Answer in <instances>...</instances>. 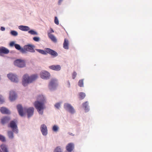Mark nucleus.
<instances>
[{"label": "nucleus", "mask_w": 152, "mask_h": 152, "mask_svg": "<svg viewBox=\"0 0 152 152\" xmlns=\"http://www.w3.org/2000/svg\"><path fill=\"white\" fill-rule=\"evenodd\" d=\"M17 98V95L13 91H11L10 93L9 98L11 101L15 100Z\"/></svg>", "instance_id": "14"}, {"label": "nucleus", "mask_w": 152, "mask_h": 152, "mask_svg": "<svg viewBox=\"0 0 152 152\" xmlns=\"http://www.w3.org/2000/svg\"><path fill=\"white\" fill-rule=\"evenodd\" d=\"M77 75V73L75 72H73L72 74V77L73 79H74Z\"/></svg>", "instance_id": "40"}, {"label": "nucleus", "mask_w": 152, "mask_h": 152, "mask_svg": "<svg viewBox=\"0 0 152 152\" xmlns=\"http://www.w3.org/2000/svg\"><path fill=\"white\" fill-rule=\"evenodd\" d=\"M9 50L5 47L1 46L0 47V55L3 53L5 54H8L9 53Z\"/></svg>", "instance_id": "16"}, {"label": "nucleus", "mask_w": 152, "mask_h": 152, "mask_svg": "<svg viewBox=\"0 0 152 152\" xmlns=\"http://www.w3.org/2000/svg\"><path fill=\"white\" fill-rule=\"evenodd\" d=\"M0 152H2L1 151H0Z\"/></svg>", "instance_id": "46"}, {"label": "nucleus", "mask_w": 152, "mask_h": 152, "mask_svg": "<svg viewBox=\"0 0 152 152\" xmlns=\"http://www.w3.org/2000/svg\"><path fill=\"white\" fill-rule=\"evenodd\" d=\"M48 36L49 38L52 41L54 42H57V40L55 36L53 34L48 33Z\"/></svg>", "instance_id": "20"}, {"label": "nucleus", "mask_w": 152, "mask_h": 152, "mask_svg": "<svg viewBox=\"0 0 152 152\" xmlns=\"http://www.w3.org/2000/svg\"><path fill=\"white\" fill-rule=\"evenodd\" d=\"M38 77V75L36 74L32 75L30 76L28 74H25L23 77L22 84L24 86H26L29 83L35 81Z\"/></svg>", "instance_id": "2"}, {"label": "nucleus", "mask_w": 152, "mask_h": 152, "mask_svg": "<svg viewBox=\"0 0 152 152\" xmlns=\"http://www.w3.org/2000/svg\"><path fill=\"white\" fill-rule=\"evenodd\" d=\"M49 68L53 70L58 71L61 69V67L60 65H56L50 66L49 67Z\"/></svg>", "instance_id": "15"}, {"label": "nucleus", "mask_w": 152, "mask_h": 152, "mask_svg": "<svg viewBox=\"0 0 152 152\" xmlns=\"http://www.w3.org/2000/svg\"><path fill=\"white\" fill-rule=\"evenodd\" d=\"M50 77V74L46 71H42L40 73L41 77L44 80H48Z\"/></svg>", "instance_id": "11"}, {"label": "nucleus", "mask_w": 152, "mask_h": 152, "mask_svg": "<svg viewBox=\"0 0 152 152\" xmlns=\"http://www.w3.org/2000/svg\"><path fill=\"white\" fill-rule=\"evenodd\" d=\"M68 45V41L67 40L65 39L63 43V47L65 49L68 50L69 49Z\"/></svg>", "instance_id": "24"}, {"label": "nucleus", "mask_w": 152, "mask_h": 152, "mask_svg": "<svg viewBox=\"0 0 152 152\" xmlns=\"http://www.w3.org/2000/svg\"><path fill=\"white\" fill-rule=\"evenodd\" d=\"M15 47L17 50H19L21 53H23V52L22 51V49H23V48H21L19 45L16 44H15Z\"/></svg>", "instance_id": "27"}, {"label": "nucleus", "mask_w": 152, "mask_h": 152, "mask_svg": "<svg viewBox=\"0 0 152 152\" xmlns=\"http://www.w3.org/2000/svg\"><path fill=\"white\" fill-rule=\"evenodd\" d=\"M24 110L27 114L28 118H30L33 115L34 113V108L33 107L24 108Z\"/></svg>", "instance_id": "10"}, {"label": "nucleus", "mask_w": 152, "mask_h": 152, "mask_svg": "<svg viewBox=\"0 0 152 152\" xmlns=\"http://www.w3.org/2000/svg\"><path fill=\"white\" fill-rule=\"evenodd\" d=\"M54 22L57 25H58L59 24L58 20L56 17H55Z\"/></svg>", "instance_id": "39"}, {"label": "nucleus", "mask_w": 152, "mask_h": 152, "mask_svg": "<svg viewBox=\"0 0 152 152\" xmlns=\"http://www.w3.org/2000/svg\"><path fill=\"white\" fill-rule=\"evenodd\" d=\"M15 44H16L15 43V42H14L12 41V42H11L10 43V44H9V45L10 47H12L13 46H15Z\"/></svg>", "instance_id": "38"}, {"label": "nucleus", "mask_w": 152, "mask_h": 152, "mask_svg": "<svg viewBox=\"0 0 152 152\" xmlns=\"http://www.w3.org/2000/svg\"><path fill=\"white\" fill-rule=\"evenodd\" d=\"M28 33L33 35H38L37 32L33 30H31L28 31Z\"/></svg>", "instance_id": "29"}, {"label": "nucleus", "mask_w": 152, "mask_h": 152, "mask_svg": "<svg viewBox=\"0 0 152 152\" xmlns=\"http://www.w3.org/2000/svg\"><path fill=\"white\" fill-rule=\"evenodd\" d=\"M64 108L71 114H74L76 111L74 107L69 103H65L64 105Z\"/></svg>", "instance_id": "5"}, {"label": "nucleus", "mask_w": 152, "mask_h": 152, "mask_svg": "<svg viewBox=\"0 0 152 152\" xmlns=\"http://www.w3.org/2000/svg\"><path fill=\"white\" fill-rule=\"evenodd\" d=\"M54 152H62V150L59 146H58L55 149Z\"/></svg>", "instance_id": "33"}, {"label": "nucleus", "mask_w": 152, "mask_h": 152, "mask_svg": "<svg viewBox=\"0 0 152 152\" xmlns=\"http://www.w3.org/2000/svg\"><path fill=\"white\" fill-rule=\"evenodd\" d=\"M35 46L34 45L28 44L23 46V49H22L23 54H26L28 52L31 53H34L35 50L34 49Z\"/></svg>", "instance_id": "4"}, {"label": "nucleus", "mask_w": 152, "mask_h": 152, "mask_svg": "<svg viewBox=\"0 0 152 152\" xmlns=\"http://www.w3.org/2000/svg\"><path fill=\"white\" fill-rule=\"evenodd\" d=\"M80 98L81 99H83L86 96V94L85 93L83 92H80L79 94Z\"/></svg>", "instance_id": "34"}, {"label": "nucleus", "mask_w": 152, "mask_h": 152, "mask_svg": "<svg viewBox=\"0 0 152 152\" xmlns=\"http://www.w3.org/2000/svg\"><path fill=\"white\" fill-rule=\"evenodd\" d=\"M69 134L70 135H72V136H74V135L73 134V133H70V132H69Z\"/></svg>", "instance_id": "45"}, {"label": "nucleus", "mask_w": 152, "mask_h": 152, "mask_svg": "<svg viewBox=\"0 0 152 152\" xmlns=\"http://www.w3.org/2000/svg\"><path fill=\"white\" fill-rule=\"evenodd\" d=\"M74 144L72 143H69L66 146V148L67 151H72L74 148Z\"/></svg>", "instance_id": "18"}, {"label": "nucleus", "mask_w": 152, "mask_h": 152, "mask_svg": "<svg viewBox=\"0 0 152 152\" xmlns=\"http://www.w3.org/2000/svg\"><path fill=\"white\" fill-rule=\"evenodd\" d=\"M37 100L34 102V106L39 115H42L44 110L46 108V103L45 97L43 95H39L37 97Z\"/></svg>", "instance_id": "1"}, {"label": "nucleus", "mask_w": 152, "mask_h": 152, "mask_svg": "<svg viewBox=\"0 0 152 152\" xmlns=\"http://www.w3.org/2000/svg\"><path fill=\"white\" fill-rule=\"evenodd\" d=\"M58 80L55 78H52L48 85V88L50 90L53 91L55 90L58 86Z\"/></svg>", "instance_id": "3"}, {"label": "nucleus", "mask_w": 152, "mask_h": 152, "mask_svg": "<svg viewBox=\"0 0 152 152\" xmlns=\"http://www.w3.org/2000/svg\"><path fill=\"white\" fill-rule=\"evenodd\" d=\"M0 140L3 142L5 141V138L3 135L0 134Z\"/></svg>", "instance_id": "35"}, {"label": "nucleus", "mask_w": 152, "mask_h": 152, "mask_svg": "<svg viewBox=\"0 0 152 152\" xmlns=\"http://www.w3.org/2000/svg\"><path fill=\"white\" fill-rule=\"evenodd\" d=\"M17 108L19 115L21 117L24 116V113L23 111V109L22 106L21 104H18L17 106Z\"/></svg>", "instance_id": "13"}, {"label": "nucleus", "mask_w": 152, "mask_h": 152, "mask_svg": "<svg viewBox=\"0 0 152 152\" xmlns=\"http://www.w3.org/2000/svg\"><path fill=\"white\" fill-rule=\"evenodd\" d=\"M46 55L49 54L53 57L55 58L58 55V53L55 50L48 48H45Z\"/></svg>", "instance_id": "7"}, {"label": "nucleus", "mask_w": 152, "mask_h": 152, "mask_svg": "<svg viewBox=\"0 0 152 152\" xmlns=\"http://www.w3.org/2000/svg\"><path fill=\"white\" fill-rule=\"evenodd\" d=\"M0 111L2 114H10V111L8 109L5 107H1L0 109Z\"/></svg>", "instance_id": "17"}, {"label": "nucleus", "mask_w": 152, "mask_h": 152, "mask_svg": "<svg viewBox=\"0 0 152 152\" xmlns=\"http://www.w3.org/2000/svg\"><path fill=\"white\" fill-rule=\"evenodd\" d=\"M78 86L80 87H83V80H80L78 82Z\"/></svg>", "instance_id": "32"}, {"label": "nucleus", "mask_w": 152, "mask_h": 152, "mask_svg": "<svg viewBox=\"0 0 152 152\" xmlns=\"http://www.w3.org/2000/svg\"><path fill=\"white\" fill-rule=\"evenodd\" d=\"M66 85L68 87L70 88V83L69 80H67L66 81Z\"/></svg>", "instance_id": "42"}, {"label": "nucleus", "mask_w": 152, "mask_h": 152, "mask_svg": "<svg viewBox=\"0 0 152 152\" xmlns=\"http://www.w3.org/2000/svg\"><path fill=\"white\" fill-rule=\"evenodd\" d=\"M40 130L42 135L46 136L48 134V130L45 124H42L40 126Z\"/></svg>", "instance_id": "12"}, {"label": "nucleus", "mask_w": 152, "mask_h": 152, "mask_svg": "<svg viewBox=\"0 0 152 152\" xmlns=\"http://www.w3.org/2000/svg\"><path fill=\"white\" fill-rule=\"evenodd\" d=\"M4 102V100L3 96L0 95V104Z\"/></svg>", "instance_id": "37"}, {"label": "nucleus", "mask_w": 152, "mask_h": 152, "mask_svg": "<svg viewBox=\"0 0 152 152\" xmlns=\"http://www.w3.org/2000/svg\"><path fill=\"white\" fill-rule=\"evenodd\" d=\"M13 132L12 131H9L7 132V136L9 139H13L14 138Z\"/></svg>", "instance_id": "23"}, {"label": "nucleus", "mask_w": 152, "mask_h": 152, "mask_svg": "<svg viewBox=\"0 0 152 152\" xmlns=\"http://www.w3.org/2000/svg\"><path fill=\"white\" fill-rule=\"evenodd\" d=\"M33 40L37 42H38L40 41V38L39 37H35L33 38Z\"/></svg>", "instance_id": "36"}, {"label": "nucleus", "mask_w": 152, "mask_h": 152, "mask_svg": "<svg viewBox=\"0 0 152 152\" xmlns=\"http://www.w3.org/2000/svg\"><path fill=\"white\" fill-rule=\"evenodd\" d=\"M9 127L12 129L14 132L16 134H18V126L15 121L14 120L12 121H10Z\"/></svg>", "instance_id": "6"}, {"label": "nucleus", "mask_w": 152, "mask_h": 152, "mask_svg": "<svg viewBox=\"0 0 152 152\" xmlns=\"http://www.w3.org/2000/svg\"><path fill=\"white\" fill-rule=\"evenodd\" d=\"M10 33L11 35L14 36H17L18 34V32L15 30L11 31H10Z\"/></svg>", "instance_id": "30"}, {"label": "nucleus", "mask_w": 152, "mask_h": 152, "mask_svg": "<svg viewBox=\"0 0 152 152\" xmlns=\"http://www.w3.org/2000/svg\"><path fill=\"white\" fill-rule=\"evenodd\" d=\"M0 30L2 31H4L5 30V28L3 27H1Z\"/></svg>", "instance_id": "43"}, {"label": "nucleus", "mask_w": 152, "mask_h": 152, "mask_svg": "<svg viewBox=\"0 0 152 152\" xmlns=\"http://www.w3.org/2000/svg\"><path fill=\"white\" fill-rule=\"evenodd\" d=\"M63 0H59L58 2V4L59 5H60L61 4V2Z\"/></svg>", "instance_id": "44"}, {"label": "nucleus", "mask_w": 152, "mask_h": 152, "mask_svg": "<svg viewBox=\"0 0 152 152\" xmlns=\"http://www.w3.org/2000/svg\"><path fill=\"white\" fill-rule=\"evenodd\" d=\"M18 28L20 30L25 31H28L30 29L28 26L23 25H20L18 26Z\"/></svg>", "instance_id": "19"}, {"label": "nucleus", "mask_w": 152, "mask_h": 152, "mask_svg": "<svg viewBox=\"0 0 152 152\" xmlns=\"http://www.w3.org/2000/svg\"><path fill=\"white\" fill-rule=\"evenodd\" d=\"M10 120V118L9 117H5L1 120V122L3 124L7 123Z\"/></svg>", "instance_id": "21"}, {"label": "nucleus", "mask_w": 152, "mask_h": 152, "mask_svg": "<svg viewBox=\"0 0 152 152\" xmlns=\"http://www.w3.org/2000/svg\"><path fill=\"white\" fill-rule=\"evenodd\" d=\"M61 102H58L56 103L54 105L55 107L58 109H59L61 107Z\"/></svg>", "instance_id": "31"}, {"label": "nucleus", "mask_w": 152, "mask_h": 152, "mask_svg": "<svg viewBox=\"0 0 152 152\" xmlns=\"http://www.w3.org/2000/svg\"><path fill=\"white\" fill-rule=\"evenodd\" d=\"M7 77L12 82L17 83L18 82V79L17 75L12 73L7 74Z\"/></svg>", "instance_id": "9"}, {"label": "nucleus", "mask_w": 152, "mask_h": 152, "mask_svg": "<svg viewBox=\"0 0 152 152\" xmlns=\"http://www.w3.org/2000/svg\"><path fill=\"white\" fill-rule=\"evenodd\" d=\"M83 106L85 109L86 112H88L89 110V106L88 102L86 101L83 104Z\"/></svg>", "instance_id": "22"}, {"label": "nucleus", "mask_w": 152, "mask_h": 152, "mask_svg": "<svg viewBox=\"0 0 152 152\" xmlns=\"http://www.w3.org/2000/svg\"><path fill=\"white\" fill-rule=\"evenodd\" d=\"M0 147L3 152H9L7 148L5 145H1Z\"/></svg>", "instance_id": "26"}, {"label": "nucleus", "mask_w": 152, "mask_h": 152, "mask_svg": "<svg viewBox=\"0 0 152 152\" xmlns=\"http://www.w3.org/2000/svg\"><path fill=\"white\" fill-rule=\"evenodd\" d=\"M54 32V30L53 29L51 28H50V30L48 32V33H50V34H51L52 33Z\"/></svg>", "instance_id": "41"}, {"label": "nucleus", "mask_w": 152, "mask_h": 152, "mask_svg": "<svg viewBox=\"0 0 152 152\" xmlns=\"http://www.w3.org/2000/svg\"><path fill=\"white\" fill-rule=\"evenodd\" d=\"M14 64L15 66L20 68L25 67L26 65L24 61L20 59H17L15 61Z\"/></svg>", "instance_id": "8"}, {"label": "nucleus", "mask_w": 152, "mask_h": 152, "mask_svg": "<svg viewBox=\"0 0 152 152\" xmlns=\"http://www.w3.org/2000/svg\"><path fill=\"white\" fill-rule=\"evenodd\" d=\"M59 129V127L58 125H55L53 126L52 129L53 131L56 132L58 131Z\"/></svg>", "instance_id": "25"}, {"label": "nucleus", "mask_w": 152, "mask_h": 152, "mask_svg": "<svg viewBox=\"0 0 152 152\" xmlns=\"http://www.w3.org/2000/svg\"><path fill=\"white\" fill-rule=\"evenodd\" d=\"M36 50L42 54L46 55L45 48V50L39 49H36Z\"/></svg>", "instance_id": "28"}]
</instances>
